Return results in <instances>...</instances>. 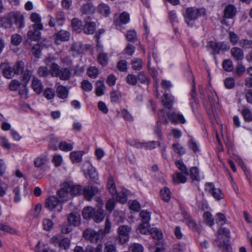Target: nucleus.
I'll list each match as a JSON object with an SVG mask.
<instances>
[{
    "label": "nucleus",
    "mask_w": 252,
    "mask_h": 252,
    "mask_svg": "<svg viewBox=\"0 0 252 252\" xmlns=\"http://www.w3.org/2000/svg\"><path fill=\"white\" fill-rule=\"evenodd\" d=\"M99 192L98 189L94 187L83 188L81 186L74 184L72 182H64L62 185L61 189L58 191V195L63 200L66 201L73 195L83 194L85 198L90 200Z\"/></svg>",
    "instance_id": "1"
},
{
    "label": "nucleus",
    "mask_w": 252,
    "mask_h": 252,
    "mask_svg": "<svg viewBox=\"0 0 252 252\" xmlns=\"http://www.w3.org/2000/svg\"><path fill=\"white\" fill-rule=\"evenodd\" d=\"M57 58L54 56H49L45 62L46 66H41L39 68L38 73L40 76H46L49 73L52 76H59L62 80H67L70 77V72L67 68H62L60 70L59 65L54 62Z\"/></svg>",
    "instance_id": "2"
},
{
    "label": "nucleus",
    "mask_w": 252,
    "mask_h": 252,
    "mask_svg": "<svg viewBox=\"0 0 252 252\" xmlns=\"http://www.w3.org/2000/svg\"><path fill=\"white\" fill-rule=\"evenodd\" d=\"M24 67L23 62H18L13 67L10 66L9 63H3L0 64V68L2 70L3 76L7 78H12L15 74L21 73Z\"/></svg>",
    "instance_id": "3"
},
{
    "label": "nucleus",
    "mask_w": 252,
    "mask_h": 252,
    "mask_svg": "<svg viewBox=\"0 0 252 252\" xmlns=\"http://www.w3.org/2000/svg\"><path fill=\"white\" fill-rule=\"evenodd\" d=\"M60 199L57 196H50L45 200V207L49 211L55 213L61 212L63 203L65 201L59 196Z\"/></svg>",
    "instance_id": "4"
},
{
    "label": "nucleus",
    "mask_w": 252,
    "mask_h": 252,
    "mask_svg": "<svg viewBox=\"0 0 252 252\" xmlns=\"http://www.w3.org/2000/svg\"><path fill=\"white\" fill-rule=\"evenodd\" d=\"M203 9H199L194 7L187 8L183 13L185 20L187 25L192 27L195 24V20L200 16L201 12H204Z\"/></svg>",
    "instance_id": "5"
},
{
    "label": "nucleus",
    "mask_w": 252,
    "mask_h": 252,
    "mask_svg": "<svg viewBox=\"0 0 252 252\" xmlns=\"http://www.w3.org/2000/svg\"><path fill=\"white\" fill-rule=\"evenodd\" d=\"M131 231V227L128 225H121L118 227L117 229L118 239L121 244H126L129 241Z\"/></svg>",
    "instance_id": "6"
},
{
    "label": "nucleus",
    "mask_w": 252,
    "mask_h": 252,
    "mask_svg": "<svg viewBox=\"0 0 252 252\" xmlns=\"http://www.w3.org/2000/svg\"><path fill=\"white\" fill-rule=\"evenodd\" d=\"M86 178L95 182L98 179V175L95 168L90 162H85L82 167Z\"/></svg>",
    "instance_id": "7"
},
{
    "label": "nucleus",
    "mask_w": 252,
    "mask_h": 252,
    "mask_svg": "<svg viewBox=\"0 0 252 252\" xmlns=\"http://www.w3.org/2000/svg\"><path fill=\"white\" fill-rule=\"evenodd\" d=\"M130 21L129 14L126 12H123L118 17H115L114 23L117 29L122 31L124 29L123 25L129 23Z\"/></svg>",
    "instance_id": "8"
},
{
    "label": "nucleus",
    "mask_w": 252,
    "mask_h": 252,
    "mask_svg": "<svg viewBox=\"0 0 252 252\" xmlns=\"http://www.w3.org/2000/svg\"><path fill=\"white\" fill-rule=\"evenodd\" d=\"M9 17L11 18L12 25L14 24L19 28L24 27V17L21 12L19 11L11 12L9 13Z\"/></svg>",
    "instance_id": "9"
},
{
    "label": "nucleus",
    "mask_w": 252,
    "mask_h": 252,
    "mask_svg": "<svg viewBox=\"0 0 252 252\" xmlns=\"http://www.w3.org/2000/svg\"><path fill=\"white\" fill-rule=\"evenodd\" d=\"M205 190L211 193L216 200H220L224 198V195L221 190L218 188H215L212 183H207L205 185Z\"/></svg>",
    "instance_id": "10"
},
{
    "label": "nucleus",
    "mask_w": 252,
    "mask_h": 252,
    "mask_svg": "<svg viewBox=\"0 0 252 252\" xmlns=\"http://www.w3.org/2000/svg\"><path fill=\"white\" fill-rule=\"evenodd\" d=\"M207 46L216 52H219L220 50H227L230 48L229 44L224 42L217 43L215 41H210L208 43Z\"/></svg>",
    "instance_id": "11"
},
{
    "label": "nucleus",
    "mask_w": 252,
    "mask_h": 252,
    "mask_svg": "<svg viewBox=\"0 0 252 252\" xmlns=\"http://www.w3.org/2000/svg\"><path fill=\"white\" fill-rule=\"evenodd\" d=\"M160 144V143L158 141H152L146 143L135 142L131 144L132 146L137 148H145L150 150L156 148L157 147L159 146Z\"/></svg>",
    "instance_id": "12"
},
{
    "label": "nucleus",
    "mask_w": 252,
    "mask_h": 252,
    "mask_svg": "<svg viewBox=\"0 0 252 252\" xmlns=\"http://www.w3.org/2000/svg\"><path fill=\"white\" fill-rule=\"evenodd\" d=\"M52 242L55 245H59L61 248L66 250L69 248L70 241L67 238H62L60 235H56L52 237Z\"/></svg>",
    "instance_id": "13"
},
{
    "label": "nucleus",
    "mask_w": 252,
    "mask_h": 252,
    "mask_svg": "<svg viewBox=\"0 0 252 252\" xmlns=\"http://www.w3.org/2000/svg\"><path fill=\"white\" fill-rule=\"evenodd\" d=\"M176 220L178 221H183L187 223L189 227L193 228L195 225L194 221L190 219L189 215L187 213L177 214L175 216Z\"/></svg>",
    "instance_id": "14"
},
{
    "label": "nucleus",
    "mask_w": 252,
    "mask_h": 252,
    "mask_svg": "<svg viewBox=\"0 0 252 252\" xmlns=\"http://www.w3.org/2000/svg\"><path fill=\"white\" fill-rule=\"evenodd\" d=\"M230 237L229 230L225 227H220L217 233V240L220 243H224Z\"/></svg>",
    "instance_id": "15"
},
{
    "label": "nucleus",
    "mask_w": 252,
    "mask_h": 252,
    "mask_svg": "<svg viewBox=\"0 0 252 252\" xmlns=\"http://www.w3.org/2000/svg\"><path fill=\"white\" fill-rule=\"evenodd\" d=\"M166 116L169 120L174 123L184 124L186 122L184 116L179 112L168 113Z\"/></svg>",
    "instance_id": "16"
},
{
    "label": "nucleus",
    "mask_w": 252,
    "mask_h": 252,
    "mask_svg": "<svg viewBox=\"0 0 252 252\" xmlns=\"http://www.w3.org/2000/svg\"><path fill=\"white\" fill-rule=\"evenodd\" d=\"M96 47L98 52L97 56L98 62L103 66H106L108 63L109 61L108 55L105 52H101V47L99 44H98Z\"/></svg>",
    "instance_id": "17"
},
{
    "label": "nucleus",
    "mask_w": 252,
    "mask_h": 252,
    "mask_svg": "<svg viewBox=\"0 0 252 252\" xmlns=\"http://www.w3.org/2000/svg\"><path fill=\"white\" fill-rule=\"evenodd\" d=\"M42 205L40 203L36 204L32 208L27 214V218L30 220L37 218L41 211Z\"/></svg>",
    "instance_id": "18"
},
{
    "label": "nucleus",
    "mask_w": 252,
    "mask_h": 252,
    "mask_svg": "<svg viewBox=\"0 0 252 252\" xmlns=\"http://www.w3.org/2000/svg\"><path fill=\"white\" fill-rule=\"evenodd\" d=\"M84 237L92 242H96L99 238L100 234L93 229H88L83 233Z\"/></svg>",
    "instance_id": "19"
},
{
    "label": "nucleus",
    "mask_w": 252,
    "mask_h": 252,
    "mask_svg": "<svg viewBox=\"0 0 252 252\" xmlns=\"http://www.w3.org/2000/svg\"><path fill=\"white\" fill-rule=\"evenodd\" d=\"M55 41L58 44L61 42L68 40L70 37V33L66 31L61 30L55 34Z\"/></svg>",
    "instance_id": "20"
},
{
    "label": "nucleus",
    "mask_w": 252,
    "mask_h": 252,
    "mask_svg": "<svg viewBox=\"0 0 252 252\" xmlns=\"http://www.w3.org/2000/svg\"><path fill=\"white\" fill-rule=\"evenodd\" d=\"M30 19L31 21L34 23L33 25L32 28L37 29H43V26L41 23V17L39 14L35 12L32 13L30 16Z\"/></svg>",
    "instance_id": "21"
},
{
    "label": "nucleus",
    "mask_w": 252,
    "mask_h": 252,
    "mask_svg": "<svg viewBox=\"0 0 252 252\" xmlns=\"http://www.w3.org/2000/svg\"><path fill=\"white\" fill-rule=\"evenodd\" d=\"M80 215L78 213H72L69 214L67 218L68 223L73 226H77L81 223Z\"/></svg>",
    "instance_id": "22"
},
{
    "label": "nucleus",
    "mask_w": 252,
    "mask_h": 252,
    "mask_svg": "<svg viewBox=\"0 0 252 252\" xmlns=\"http://www.w3.org/2000/svg\"><path fill=\"white\" fill-rule=\"evenodd\" d=\"M237 12L235 7L231 4L227 5L224 10V17L227 19H232Z\"/></svg>",
    "instance_id": "23"
},
{
    "label": "nucleus",
    "mask_w": 252,
    "mask_h": 252,
    "mask_svg": "<svg viewBox=\"0 0 252 252\" xmlns=\"http://www.w3.org/2000/svg\"><path fill=\"white\" fill-rule=\"evenodd\" d=\"M84 154L83 151L72 152L70 154V158L73 163H78L81 161Z\"/></svg>",
    "instance_id": "24"
},
{
    "label": "nucleus",
    "mask_w": 252,
    "mask_h": 252,
    "mask_svg": "<svg viewBox=\"0 0 252 252\" xmlns=\"http://www.w3.org/2000/svg\"><path fill=\"white\" fill-rule=\"evenodd\" d=\"M187 176L184 172H177L173 175L172 180L175 184L185 183L187 181Z\"/></svg>",
    "instance_id": "25"
},
{
    "label": "nucleus",
    "mask_w": 252,
    "mask_h": 252,
    "mask_svg": "<svg viewBox=\"0 0 252 252\" xmlns=\"http://www.w3.org/2000/svg\"><path fill=\"white\" fill-rule=\"evenodd\" d=\"M72 31L76 33H80L83 30L82 22L78 18H74L71 21Z\"/></svg>",
    "instance_id": "26"
},
{
    "label": "nucleus",
    "mask_w": 252,
    "mask_h": 252,
    "mask_svg": "<svg viewBox=\"0 0 252 252\" xmlns=\"http://www.w3.org/2000/svg\"><path fill=\"white\" fill-rule=\"evenodd\" d=\"M129 194V191L124 189L122 190V191L117 194V201L122 203L124 204L126 202L127 200V196Z\"/></svg>",
    "instance_id": "27"
},
{
    "label": "nucleus",
    "mask_w": 252,
    "mask_h": 252,
    "mask_svg": "<svg viewBox=\"0 0 252 252\" xmlns=\"http://www.w3.org/2000/svg\"><path fill=\"white\" fill-rule=\"evenodd\" d=\"M105 217L104 211L102 209H98L96 211H94L92 219L96 222H100L102 221Z\"/></svg>",
    "instance_id": "28"
},
{
    "label": "nucleus",
    "mask_w": 252,
    "mask_h": 252,
    "mask_svg": "<svg viewBox=\"0 0 252 252\" xmlns=\"http://www.w3.org/2000/svg\"><path fill=\"white\" fill-rule=\"evenodd\" d=\"M97 11L104 17H107L110 13V8L109 6L104 3H101L98 6Z\"/></svg>",
    "instance_id": "29"
},
{
    "label": "nucleus",
    "mask_w": 252,
    "mask_h": 252,
    "mask_svg": "<svg viewBox=\"0 0 252 252\" xmlns=\"http://www.w3.org/2000/svg\"><path fill=\"white\" fill-rule=\"evenodd\" d=\"M174 99L172 96L168 94H164L162 98V102L163 105L165 108L168 109L170 108L172 104L173 103Z\"/></svg>",
    "instance_id": "30"
},
{
    "label": "nucleus",
    "mask_w": 252,
    "mask_h": 252,
    "mask_svg": "<svg viewBox=\"0 0 252 252\" xmlns=\"http://www.w3.org/2000/svg\"><path fill=\"white\" fill-rule=\"evenodd\" d=\"M105 86L103 81H97L96 82V87L95 88V94L98 96H100L104 94Z\"/></svg>",
    "instance_id": "31"
},
{
    "label": "nucleus",
    "mask_w": 252,
    "mask_h": 252,
    "mask_svg": "<svg viewBox=\"0 0 252 252\" xmlns=\"http://www.w3.org/2000/svg\"><path fill=\"white\" fill-rule=\"evenodd\" d=\"M107 188L109 190V192L112 195H114L117 193V189L115 182L112 176L109 177L108 179Z\"/></svg>",
    "instance_id": "32"
},
{
    "label": "nucleus",
    "mask_w": 252,
    "mask_h": 252,
    "mask_svg": "<svg viewBox=\"0 0 252 252\" xmlns=\"http://www.w3.org/2000/svg\"><path fill=\"white\" fill-rule=\"evenodd\" d=\"M0 25L5 29L10 28L12 26V22L9 17V13L0 18Z\"/></svg>",
    "instance_id": "33"
},
{
    "label": "nucleus",
    "mask_w": 252,
    "mask_h": 252,
    "mask_svg": "<svg viewBox=\"0 0 252 252\" xmlns=\"http://www.w3.org/2000/svg\"><path fill=\"white\" fill-rule=\"evenodd\" d=\"M32 87L33 91L37 94H40L43 89V86L41 82L36 78H33Z\"/></svg>",
    "instance_id": "34"
},
{
    "label": "nucleus",
    "mask_w": 252,
    "mask_h": 252,
    "mask_svg": "<svg viewBox=\"0 0 252 252\" xmlns=\"http://www.w3.org/2000/svg\"><path fill=\"white\" fill-rule=\"evenodd\" d=\"M150 225L148 222H142L138 226L137 231L142 234L147 235L149 234Z\"/></svg>",
    "instance_id": "35"
},
{
    "label": "nucleus",
    "mask_w": 252,
    "mask_h": 252,
    "mask_svg": "<svg viewBox=\"0 0 252 252\" xmlns=\"http://www.w3.org/2000/svg\"><path fill=\"white\" fill-rule=\"evenodd\" d=\"M232 56L237 60H241L244 58L242 50L238 47H234L231 50Z\"/></svg>",
    "instance_id": "36"
},
{
    "label": "nucleus",
    "mask_w": 252,
    "mask_h": 252,
    "mask_svg": "<svg viewBox=\"0 0 252 252\" xmlns=\"http://www.w3.org/2000/svg\"><path fill=\"white\" fill-rule=\"evenodd\" d=\"M74 143L72 142L62 141L59 144V148L64 152L71 151L73 148Z\"/></svg>",
    "instance_id": "37"
},
{
    "label": "nucleus",
    "mask_w": 252,
    "mask_h": 252,
    "mask_svg": "<svg viewBox=\"0 0 252 252\" xmlns=\"http://www.w3.org/2000/svg\"><path fill=\"white\" fill-rule=\"evenodd\" d=\"M149 234L151 235L154 240H160L163 238L162 231L157 228L151 229Z\"/></svg>",
    "instance_id": "38"
},
{
    "label": "nucleus",
    "mask_w": 252,
    "mask_h": 252,
    "mask_svg": "<svg viewBox=\"0 0 252 252\" xmlns=\"http://www.w3.org/2000/svg\"><path fill=\"white\" fill-rule=\"evenodd\" d=\"M160 195L164 201H169L171 198V192L169 189L166 187L161 189L160 191Z\"/></svg>",
    "instance_id": "39"
},
{
    "label": "nucleus",
    "mask_w": 252,
    "mask_h": 252,
    "mask_svg": "<svg viewBox=\"0 0 252 252\" xmlns=\"http://www.w3.org/2000/svg\"><path fill=\"white\" fill-rule=\"evenodd\" d=\"M94 209L91 207H85L82 211V216L84 219L89 220L93 218Z\"/></svg>",
    "instance_id": "40"
},
{
    "label": "nucleus",
    "mask_w": 252,
    "mask_h": 252,
    "mask_svg": "<svg viewBox=\"0 0 252 252\" xmlns=\"http://www.w3.org/2000/svg\"><path fill=\"white\" fill-rule=\"evenodd\" d=\"M54 223L53 221L48 218H44L42 221L43 229L47 231H50L53 227Z\"/></svg>",
    "instance_id": "41"
},
{
    "label": "nucleus",
    "mask_w": 252,
    "mask_h": 252,
    "mask_svg": "<svg viewBox=\"0 0 252 252\" xmlns=\"http://www.w3.org/2000/svg\"><path fill=\"white\" fill-rule=\"evenodd\" d=\"M41 29H33L31 30L28 33L29 38L32 40H38L40 37V32L39 30Z\"/></svg>",
    "instance_id": "42"
},
{
    "label": "nucleus",
    "mask_w": 252,
    "mask_h": 252,
    "mask_svg": "<svg viewBox=\"0 0 252 252\" xmlns=\"http://www.w3.org/2000/svg\"><path fill=\"white\" fill-rule=\"evenodd\" d=\"M57 95L59 97L62 99H65L67 97L68 92L66 88L63 86H59L57 89Z\"/></svg>",
    "instance_id": "43"
},
{
    "label": "nucleus",
    "mask_w": 252,
    "mask_h": 252,
    "mask_svg": "<svg viewBox=\"0 0 252 252\" xmlns=\"http://www.w3.org/2000/svg\"><path fill=\"white\" fill-rule=\"evenodd\" d=\"M0 231L12 234H14L17 233V230L16 228L12 227L8 225L3 223H0Z\"/></svg>",
    "instance_id": "44"
},
{
    "label": "nucleus",
    "mask_w": 252,
    "mask_h": 252,
    "mask_svg": "<svg viewBox=\"0 0 252 252\" xmlns=\"http://www.w3.org/2000/svg\"><path fill=\"white\" fill-rule=\"evenodd\" d=\"M0 147L7 150H9L11 148V144L8 139L3 135H0Z\"/></svg>",
    "instance_id": "45"
},
{
    "label": "nucleus",
    "mask_w": 252,
    "mask_h": 252,
    "mask_svg": "<svg viewBox=\"0 0 252 252\" xmlns=\"http://www.w3.org/2000/svg\"><path fill=\"white\" fill-rule=\"evenodd\" d=\"M95 30V25L93 22L87 23L83 30L86 34H93Z\"/></svg>",
    "instance_id": "46"
},
{
    "label": "nucleus",
    "mask_w": 252,
    "mask_h": 252,
    "mask_svg": "<svg viewBox=\"0 0 252 252\" xmlns=\"http://www.w3.org/2000/svg\"><path fill=\"white\" fill-rule=\"evenodd\" d=\"M47 161L45 156H40L36 158L34 160V165L36 167H40L44 165Z\"/></svg>",
    "instance_id": "47"
},
{
    "label": "nucleus",
    "mask_w": 252,
    "mask_h": 252,
    "mask_svg": "<svg viewBox=\"0 0 252 252\" xmlns=\"http://www.w3.org/2000/svg\"><path fill=\"white\" fill-rule=\"evenodd\" d=\"M129 250L130 252H144V248L138 243H132L129 245Z\"/></svg>",
    "instance_id": "48"
},
{
    "label": "nucleus",
    "mask_w": 252,
    "mask_h": 252,
    "mask_svg": "<svg viewBox=\"0 0 252 252\" xmlns=\"http://www.w3.org/2000/svg\"><path fill=\"white\" fill-rule=\"evenodd\" d=\"M246 71V67L241 63H239L235 69V74L238 76H242Z\"/></svg>",
    "instance_id": "49"
},
{
    "label": "nucleus",
    "mask_w": 252,
    "mask_h": 252,
    "mask_svg": "<svg viewBox=\"0 0 252 252\" xmlns=\"http://www.w3.org/2000/svg\"><path fill=\"white\" fill-rule=\"evenodd\" d=\"M128 206L130 210L135 212H138L141 208L139 203L135 200L129 201Z\"/></svg>",
    "instance_id": "50"
},
{
    "label": "nucleus",
    "mask_w": 252,
    "mask_h": 252,
    "mask_svg": "<svg viewBox=\"0 0 252 252\" xmlns=\"http://www.w3.org/2000/svg\"><path fill=\"white\" fill-rule=\"evenodd\" d=\"M22 36L19 34H14L11 36V43L14 46L19 45L22 42Z\"/></svg>",
    "instance_id": "51"
},
{
    "label": "nucleus",
    "mask_w": 252,
    "mask_h": 252,
    "mask_svg": "<svg viewBox=\"0 0 252 252\" xmlns=\"http://www.w3.org/2000/svg\"><path fill=\"white\" fill-rule=\"evenodd\" d=\"M87 74L91 78H96L98 74V69L95 66L90 67L87 70Z\"/></svg>",
    "instance_id": "52"
},
{
    "label": "nucleus",
    "mask_w": 252,
    "mask_h": 252,
    "mask_svg": "<svg viewBox=\"0 0 252 252\" xmlns=\"http://www.w3.org/2000/svg\"><path fill=\"white\" fill-rule=\"evenodd\" d=\"M63 161V157L61 155L56 154L53 157L52 162L56 167L60 166Z\"/></svg>",
    "instance_id": "53"
},
{
    "label": "nucleus",
    "mask_w": 252,
    "mask_h": 252,
    "mask_svg": "<svg viewBox=\"0 0 252 252\" xmlns=\"http://www.w3.org/2000/svg\"><path fill=\"white\" fill-rule=\"evenodd\" d=\"M204 221L210 225L214 224V219L212 214L208 212H204L203 214Z\"/></svg>",
    "instance_id": "54"
},
{
    "label": "nucleus",
    "mask_w": 252,
    "mask_h": 252,
    "mask_svg": "<svg viewBox=\"0 0 252 252\" xmlns=\"http://www.w3.org/2000/svg\"><path fill=\"white\" fill-rule=\"evenodd\" d=\"M111 228V223L108 218H107L104 228L100 231V233L102 235H105L109 233L110 232Z\"/></svg>",
    "instance_id": "55"
},
{
    "label": "nucleus",
    "mask_w": 252,
    "mask_h": 252,
    "mask_svg": "<svg viewBox=\"0 0 252 252\" xmlns=\"http://www.w3.org/2000/svg\"><path fill=\"white\" fill-rule=\"evenodd\" d=\"M116 202L113 198L109 199L106 203L105 208L106 210L109 213L112 212L114 207H115Z\"/></svg>",
    "instance_id": "56"
},
{
    "label": "nucleus",
    "mask_w": 252,
    "mask_h": 252,
    "mask_svg": "<svg viewBox=\"0 0 252 252\" xmlns=\"http://www.w3.org/2000/svg\"><path fill=\"white\" fill-rule=\"evenodd\" d=\"M223 69L226 71H231L233 69V66L231 61L229 60H225L222 63Z\"/></svg>",
    "instance_id": "57"
},
{
    "label": "nucleus",
    "mask_w": 252,
    "mask_h": 252,
    "mask_svg": "<svg viewBox=\"0 0 252 252\" xmlns=\"http://www.w3.org/2000/svg\"><path fill=\"white\" fill-rule=\"evenodd\" d=\"M239 45L244 49L252 48V40L249 39H243L240 41Z\"/></svg>",
    "instance_id": "58"
},
{
    "label": "nucleus",
    "mask_w": 252,
    "mask_h": 252,
    "mask_svg": "<svg viewBox=\"0 0 252 252\" xmlns=\"http://www.w3.org/2000/svg\"><path fill=\"white\" fill-rule=\"evenodd\" d=\"M44 96L48 99L53 98L55 95L54 91L51 88H46L44 91Z\"/></svg>",
    "instance_id": "59"
},
{
    "label": "nucleus",
    "mask_w": 252,
    "mask_h": 252,
    "mask_svg": "<svg viewBox=\"0 0 252 252\" xmlns=\"http://www.w3.org/2000/svg\"><path fill=\"white\" fill-rule=\"evenodd\" d=\"M73 226L70 223H64L61 225V230L63 233L67 234L69 233L73 229Z\"/></svg>",
    "instance_id": "60"
},
{
    "label": "nucleus",
    "mask_w": 252,
    "mask_h": 252,
    "mask_svg": "<svg viewBox=\"0 0 252 252\" xmlns=\"http://www.w3.org/2000/svg\"><path fill=\"white\" fill-rule=\"evenodd\" d=\"M190 176L193 180H199L200 179L199 170L196 167H192L190 170Z\"/></svg>",
    "instance_id": "61"
},
{
    "label": "nucleus",
    "mask_w": 252,
    "mask_h": 252,
    "mask_svg": "<svg viewBox=\"0 0 252 252\" xmlns=\"http://www.w3.org/2000/svg\"><path fill=\"white\" fill-rule=\"evenodd\" d=\"M81 86L82 89L86 92H90L93 89V85L86 80L82 81Z\"/></svg>",
    "instance_id": "62"
},
{
    "label": "nucleus",
    "mask_w": 252,
    "mask_h": 252,
    "mask_svg": "<svg viewBox=\"0 0 252 252\" xmlns=\"http://www.w3.org/2000/svg\"><path fill=\"white\" fill-rule=\"evenodd\" d=\"M173 148L174 151L179 155H182L185 153V148L178 143L173 144Z\"/></svg>",
    "instance_id": "63"
},
{
    "label": "nucleus",
    "mask_w": 252,
    "mask_h": 252,
    "mask_svg": "<svg viewBox=\"0 0 252 252\" xmlns=\"http://www.w3.org/2000/svg\"><path fill=\"white\" fill-rule=\"evenodd\" d=\"M186 251V246L184 244H177L175 245L173 247V252H185Z\"/></svg>",
    "instance_id": "64"
}]
</instances>
